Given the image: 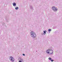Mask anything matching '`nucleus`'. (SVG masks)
<instances>
[{
    "mask_svg": "<svg viewBox=\"0 0 62 62\" xmlns=\"http://www.w3.org/2000/svg\"><path fill=\"white\" fill-rule=\"evenodd\" d=\"M46 52L47 54H53V51L51 50H48L46 51Z\"/></svg>",
    "mask_w": 62,
    "mask_h": 62,
    "instance_id": "1",
    "label": "nucleus"
},
{
    "mask_svg": "<svg viewBox=\"0 0 62 62\" xmlns=\"http://www.w3.org/2000/svg\"><path fill=\"white\" fill-rule=\"evenodd\" d=\"M31 36L32 37H35L36 36V35L34 32H31Z\"/></svg>",
    "mask_w": 62,
    "mask_h": 62,
    "instance_id": "2",
    "label": "nucleus"
},
{
    "mask_svg": "<svg viewBox=\"0 0 62 62\" xmlns=\"http://www.w3.org/2000/svg\"><path fill=\"white\" fill-rule=\"evenodd\" d=\"M31 36L32 37H35L36 36V35L34 32H31Z\"/></svg>",
    "mask_w": 62,
    "mask_h": 62,
    "instance_id": "3",
    "label": "nucleus"
},
{
    "mask_svg": "<svg viewBox=\"0 0 62 62\" xmlns=\"http://www.w3.org/2000/svg\"><path fill=\"white\" fill-rule=\"evenodd\" d=\"M52 9H53V10H55V11H56V10H57V9H56V8L55 7H53L52 8Z\"/></svg>",
    "mask_w": 62,
    "mask_h": 62,
    "instance_id": "4",
    "label": "nucleus"
},
{
    "mask_svg": "<svg viewBox=\"0 0 62 62\" xmlns=\"http://www.w3.org/2000/svg\"><path fill=\"white\" fill-rule=\"evenodd\" d=\"M11 60L12 61H14V58L11 57Z\"/></svg>",
    "mask_w": 62,
    "mask_h": 62,
    "instance_id": "5",
    "label": "nucleus"
},
{
    "mask_svg": "<svg viewBox=\"0 0 62 62\" xmlns=\"http://www.w3.org/2000/svg\"><path fill=\"white\" fill-rule=\"evenodd\" d=\"M13 6H16V3H13Z\"/></svg>",
    "mask_w": 62,
    "mask_h": 62,
    "instance_id": "6",
    "label": "nucleus"
},
{
    "mask_svg": "<svg viewBox=\"0 0 62 62\" xmlns=\"http://www.w3.org/2000/svg\"><path fill=\"white\" fill-rule=\"evenodd\" d=\"M46 31H44V34H46Z\"/></svg>",
    "mask_w": 62,
    "mask_h": 62,
    "instance_id": "7",
    "label": "nucleus"
},
{
    "mask_svg": "<svg viewBox=\"0 0 62 62\" xmlns=\"http://www.w3.org/2000/svg\"><path fill=\"white\" fill-rule=\"evenodd\" d=\"M15 9L16 10H17V9H18V7H17L15 8Z\"/></svg>",
    "mask_w": 62,
    "mask_h": 62,
    "instance_id": "8",
    "label": "nucleus"
},
{
    "mask_svg": "<svg viewBox=\"0 0 62 62\" xmlns=\"http://www.w3.org/2000/svg\"><path fill=\"white\" fill-rule=\"evenodd\" d=\"M48 31L49 32H50V31H51V29H48Z\"/></svg>",
    "mask_w": 62,
    "mask_h": 62,
    "instance_id": "9",
    "label": "nucleus"
},
{
    "mask_svg": "<svg viewBox=\"0 0 62 62\" xmlns=\"http://www.w3.org/2000/svg\"><path fill=\"white\" fill-rule=\"evenodd\" d=\"M48 59H49V60H51L52 59H51V58H49Z\"/></svg>",
    "mask_w": 62,
    "mask_h": 62,
    "instance_id": "10",
    "label": "nucleus"
},
{
    "mask_svg": "<svg viewBox=\"0 0 62 62\" xmlns=\"http://www.w3.org/2000/svg\"><path fill=\"white\" fill-rule=\"evenodd\" d=\"M51 62H53V61H54V60H51Z\"/></svg>",
    "mask_w": 62,
    "mask_h": 62,
    "instance_id": "11",
    "label": "nucleus"
},
{
    "mask_svg": "<svg viewBox=\"0 0 62 62\" xmlns=\"http://www.w3.org/2000/svg\"><path fill=\"white\" fill-rule=\"evenodd\" d=\"M23 55H24V56L25 55V54H23Z\"/></svg>",
    "mask_w": 62,
    "mask_h": 62,
    "instance_id": "12",
    "label": "nucleus"
},
{
    "mask_svg": "<svg viewBox=\"0 0 62 62\" xmlns=\"http://www.w3.org/2000/svg\"><path fill=\"white\" fill-rule=\"evenodd\" d=\"M19 62H21V61H19Z\"/></svg>",
    "mask_w": 62,
    "mask_h": 62,
    "instance_id": "13",
    "label": "nucleus"
}]
</instances>
